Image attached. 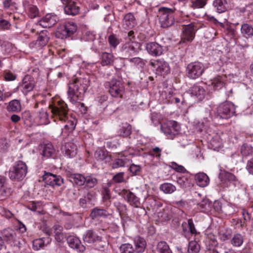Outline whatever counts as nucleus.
I'll use <instances>...</instances> for the list:
<instances>
[{
	"label": "nucleus",
	"mask_w": 253,
	"mask_h": 253,
	"mask_svg": "<svg viewBox=\"0 0 253 253\" xmlns=\"http://www.w3.org/2000/svg\"><path fill=\"white\" fill-rule=\"evenodd\" d=\"M89 85L90 80L88 76L73 80L72 82L68 84L67 92L70 101L76 102L78 100H81Z\"/></svg>",
	"instance_id": "obj_1"
},
{
	"label": "nucleus",
	"mask_w": 253,
	"mask_h": 253,
	"mask_svg": "<svg viewBox=\"0 0 253 253\" xmlns=\"http://www.w3.org/2000/svg\"><path fill=\"white\" fill-rule=\"evenodd\" d=\"M175 8L161 7L158 11V16L161 26L166 28L171 26L175 22Z\"/></svg>",
	"instance_id": "obj_2"
},
{
	"label": "nucleus",
	"mask_w": 253,
	"mask_h": 253,
	"mask_svg": "<svg viewBox=\"0 0 253 253\" xmlns=\"http://www.w3.org/2000/svg\"><path fill=\"white\" fill-rule=\"evenodd\" d=\"M161 130L168 138L173 139L180 134L181 126L175 121L167 120L161 124Z\"/></svg>",
	"instance_id": "obj_3"
},
{
	"label": "nucleus",
	"mask_w": 253,
	"mask_h": 253,
	"mask_svg": "<svg viewBox=\"0 0 253 253\" xmlns=\"http://www.w3.org/2000/svg\"><path fill=\"white\" fill-rule=\"evenodd\" d=\"M52 116L59 119L60 121H67L64 128L62 129V132L67 133L72 132L76 127L77 121L72 114L69 116L68 112H51Z\"/></svg>",
	"instance_id": "obj_4"
},
{
	"label": "nucleus",
	"mask_w": 253,
	"mask_h": 253,
	"mask_svg": "<svg viewBox=\"0 0 253 253\" xmlns=\"http://www.w3.org/2000/svg\"><path fill=\"white\" fill-rule=\"evenodd\" d=\"M199 28V24L195 22L183 25L179 44L191 42L195 38L196 32Z\"/></svg>",
	"instance_id": "obj_5"
},
{
	"label": "nucleus",
	"mask_w": 253,
	"mask_h": 253,
	"mask_svg": "<svg viewBox=\"0 0 253 253\" xmlns=\"http://www.w3.org/2000/svg\"><path fill=\"white\" fill-rule=\"evenodd\" d=\"M77 30V25L75 23L72 21L66 22L58 27L55 32V36L59 39H66L72 36Z\"/></svg>",
	"instance_id": "obj_6"
},
{
	"label": "nucleus",
	"mask_w": 253,
	"mask_h": 253,
	"mask_svg": "<svg viewBox=\"0 0 253 253\" xmlns=\"http://www.w3.org/2000/svg\"><path fill=\"white\" fill-rule=\"evenodd\" d=\"M27 173V166L21 161L17 162L9 172V178L12 180H21Z\"/></svg>",
	"instance_id": "obj_7"
},
{
	"label": "nucleus",
	"mask_w": 253,
	"mask_h": 253,
	"mask_svg": "<svg viewBox=\"0 0 253 253\" xmlns=\"http://www.w3.org/2000/svg\"><path fill=\"white\" fill-rule=\"evenodd\" d=\"M136 152L133 148H129L127 150L122 152L120 154V158L114 160L112 164L113 169H117L120 167H125L130 164V158L135 155Z\"/></svg>",
	"instance_id": "obj_8"
},
{
	"label": "nucleus",
	"mask_w": 253,
	"mask_h": 253,
	"mask_svg": "<svg viewBox=\"0 0 253 253\" xmlns=\"http://www.w3.org/2000/svg\"><path fill=\"white\" fill-rule=\"evenodd\" d=\"M5 243L11 246L20 247L21 238L20 235L11 229L8 228L2 230L1 232Z\"/></svg>",
	"instance_id": "obj_9"
},
{
	"label": "nucleus",
	"mask_w": 253,
	"mask_h": 253,
	"mask_svg": "<svg viewBox=\"0 0 253 253\" xmlns=\"http://www.w3.org/2000/svg\"><path fill=\"white\" fill-rule=\"evenodd\" d=\"M204 71L205 67L203 64L198 61L190 63L186 69L187 76L193 80L201 77Z\"/></svg>",
	"instance_id": "obj_10"
},
{
	"label": "nucleus",
	"mask_w": 253,
	"mask_h": 253,
	"mask_svg": "<svg viewBox=\"0 0 253 253\" xmlns=\"http://www.w3.org/2000/svg\"><path fill=\"white\" fill-rule=\"evenodd\" d=\"M106 85L109 86V92L112 97H122L125 91V87L121 81L113 79L106 83Z\"/></svg>",
	"instance_id": "obj_11"
},
{
	"label": "nucleus",
	"mask_w": 253,
	"mask_h": 253,
	"mask_svg": "<svg viewBox=\"0 0 253 253\" xmlns=\"http://www.w3.org/2000/svg\"><path fill=\"white\" fill-rule=\"evenodd\" d=\"M137 45L138 42L131 41V39H130V41L123 44L120 50L121 55L124 59H127L134 55L138 52Z\"/></svg>",
	"instance_id": "obj_12"
},
{
	"label": "nucleus",
	"mask_w": 253,
	"mask_h": 253,
	"mask_svg": "<svg viewBox=\"0 0 253 253\" xmlns=\"http://www.w3.org/2000/svg\"><path fill=\"white\" fill-rule=\"evenodd\" d=\"M64 5V10L66 14L75 16L79 14L80 8L79 0H60Z\"/></svg>",
	"instance_id": "obj_13"
},
{
	"label": "nucleus",
	"mask_w": 253,
	"mask_h": 253,
	"mask_svg": "<svg viewBox=\"0 0 253 253\" xmlns=\"http://www.w3.org/2000/svg\"><path fill=\"white\" fill-rule=\"evenodd\" d=\"M149 65L156 68V74L158 75L165 76L170 73V69L168 63L163 60L150 61Z\"/></svg>",
	"instance_id": "obj_14"
},
{
	"label": "nucleus",
	"mask_w": 253,
	"mask_h": 253,
	"mask_svg": "<svg viewBox=\"0 0 253 253\" xmlns=\"http://www.w3.org/2000/svg\"><path fill=\"white\" fill-rule=\"evenodd\" d=\"M219 178L226 187H229L232 185L235 186L238 183V181L234 174L224 170H220Z\"/></svg>",
	"instance_id": "obj_15"
},
{
	"label": "nucleus",
	"mask_w": 253,
	"mask_h": 253,
	"mask_svg": "<svg viewBox=\"0 0 253 253\" xmlns=\"http://www.w3.org/2000/svg\"><path fill=\"white\" fill-rule=\"evenodd\" d=\"M35 81L33 77L30 75H26L22 80V83L20 85L21 91L27 95L29 92L33 90L35 86Z\"/></svg>",
	"instance_id": "obj_16"
},
{
	"label": "nucleus",
	"mask_w": 253,
	"mask_h": 253,
	"mask_svg": "<svg viewBox=\"0 0 253 253\" xmlns=\"http://www.w3.org/2000/svg\"><path fill=\"white\" fill-rule=\"evenodd\" d=\"M43 179L47 185L52 186H60L63 183V179L60 176L49 172L44 173Z\"/></svg>",
	"instance_id": "obj_17"
},
{
	"label": "nucleus",
	"mask_w": 253,
	"mask_h": 253,
	"mask_svg": "<svg viewBox=\"0 0 253 253\" xmlns=\"http://www.w3.org/2000/svg\"><path fill=\"white\" fill-rule=\"evenodd\" d=\"M62 153L68 158H73L77 154V145L73 141L68 142L62 146Z\"/></svg>",
	"instance_id": "obj_18"
},
{
	"label": "nucleus",
	"mask_w": 253,
	"mask_h": 253,
	"mask_svg": "<svg viewBox=\"0 0 253 253\" xmlns=\"http://www.w3.org/2000/svg\"><path fill=\"white\" fill-rule=\"evenodd\" d=\"M67 241L69 246L77 252H83L85 249V247L82 244L80 239L76 236H69Z\"/></svg>",
	"instance_id": "obj_19"
},
{
	"label": "nucleus",
	"mask_w": 253,
	"mask_h": 253,
	"mask_svg": "<svg viewBox=\"0 0 253 253\" xmlns=\"http://www.w3.org/2000/svg\"><path fill=\"white\" fill-rule=\"evenodd\" d=\"M63 227L62 226L58 224H55L51 229H45L44 232L47 235L50 236L52 235V232L54 233L55 240L58 242H61L64 238V235L62 233Z\"/></svg>",
	"instance_id": "obj_20"
},
{
	"label": "nucleus",
	"mask_w": 253,
	"mask_h": 253,
	"mask_svg": "<svg viewBox=\"0 0 253 253\" xmlns=\"http://www.w3.org/2000/svg\"><path fill=\"white\" fill-rule=\"evenodd\" d=\"M213 6L218 13H223L231 8L232 4L230 0H214Z\"/></svg>",
	"instance_id": "obj_21"
},
{
	"label": "nucleus",
	"mask_w": 253,
	"mask_h": 253,
	"mask_svg": "<svg viewBox=\"0 0 253 253\" xmlns=\"http://www.w3.org/2000/svg\"><path fill=\"white\" fill-rule=\"evenodd\" d=\"M58 21V18L55 15L47 14L40 21V25L44 28H49L54 25Z\"/></svg>",
	"instance_id": "obj_22"
},
{
	"label": "nucleus",
	"mask_w": 253,
	"mask_h": 253,
	"mask_svg": "<svg viewBox=\"0 0 253 253\" xmlns=\"http://www.w3.org/2000/svg\"><path fill=\"white\" fill-rule=\"evenodd\" d=\"M146 48L148 52L153 56H159L163 53L162 47L156 42L147 43Z\"/></svg>",
	"instance_id": "obj_23"
},
{
	"label": "nucleus",
	"mask_w": 253,
	"mask_h": 253,
	"mask_svg": "<svg viewBox=\"0 0 253 253\" xmlns=\"http://www.w3.org/2000/svg\"><path fill=\"white\" fill-rule=\"evenodd\" d=\"M182 227L186 238H189L190 235H194L196 233L194 224L191 219H188L187 222H183Z\"/></svg>",
	"instance_id": "obj_24"
},
{
	"label": "nucleus",
	"mask_w": 253,
	"mask_h": 253,
	"mask_svg": "<svg viewBox=\"0 0 253 253\" xmlns=\"http://www.w3.org/2000/svg\"><path fill=\"white\" fill-rule=\"evenodd\" d=\"M213 113L214 117L211 119L213 123L215 125H219L221 124L220 120L230 118L235 112H213Z\"/></svg>",
	"instance_id": "obj_25"
},
{
	"label": "nucleus",
	"mask_w": 253,
	"mask_h": 253,
	"mask_svg": "<svg viewBox=\"0 0 253 253\" xmlns=\"http://www.w3.org/2000/svg\"><path fill=\"white\" fill-rule=\"evenodd\" d=\"M51 239L49 237L36 239L33 241V249L35 251H39L49 244Z\"/></svg>",
	"instance_id": "obj_26"
},
{
	"label": "nucleus",
	"mask_w": 253,
	"mask_h": 253,
	"mask_svg": "<svg viewBox=\"0 0 253 253\" xmlns=\"http://www.w3.org/2000/svg\"><path fill=\"white\" fill-rule=\"evenodd\" d=\"M49 33L47 30L42 31L39 34L36 42V45L42 48L45 46L48 42Z\"/></svg>",
	"instance_id": "obj_27"
},
{
	"label": "nucleus",
	"mask_w": 253,
	"mask_h": 253,
	"mask_svg": "<svg viewBox=\"0 0 253 253\" xmlns=\"http://www.w3.org/2000/svg\"><path fill=\"white\" fill-rule=\"evenodd\" d=\"M124 195L125 198L131 206L135 208L139 207L140 204L139 198L136 196L133 193L126 191Z\"/></svg>",
	"instance_id": "obj_28"
},
{
	"label": "nucleus",
	"mask_w": 253,
	"mask_h": 253,
	"mask_svg": "<svg viewBox=\"0 0 253 253\" xmlns=\"http://www.w3.org/2000/svg\"><path fill=\"white\" fill-rule=\"evenodd\" d=\"M197 184L201 187L207 186L210 183V179L208 175L204 172H199L195 175Z\"/></svg>",
	"instance_id": "obj_29"
},
{
	"label": "nucleus",
	"mask_w": 253,
	"mask_h": 253,
	"mask_svg": "<svg viewBox=\"0 0 253 253\" xmlns=\"http://www.w3.org/2000/svg\"><path fill=\"white\" fill-rule=\"evenodd\" d=\"M184 174V175L179 174L177 176V182L182 187H189L191 183L190 174L188 171Z\"/></svg>",
	"instance_id": "obj_30"
},
{
	"label": "nucleus",
	"mask_w": 253,
	"mask_h": 253,
	"mask_svg": "<svg viewBox=\"0 0 253 253\" xmlns=\"http://www.w3.org/2000/svg\"><path fill=\"white\" fill-rule=\"evenodd\" d=\"M133 242L135 252L137 253L143 252L146 246V242L145 239L140 236H137L134 238Z\"/></svg>",
	"instance_id": "obj_31"
},
{
	"label": "nucleus",
	"mask_w": 253,
	"mask_h": 253,
	"mask_svg": "<svg viewBox=\"0 0 253 253\" xmlns=\"http://www.w3.org/2000/svg\"><path fill=\"white\" fill-rule=\"evenodd\" d=\"M211 205L208 199H204L198 204V209L201 212L209 213L211 211Z\"/></svg>",
	"instance_id": "obj_32"
},
{
	"label": "nucleus",
	"mask_w": 253,
	"mask_h": 253,
	"mask_svg": "<svg viewBox=\"0 0 253 253\" xmlns=\"http://www.w3.org/2000/svg\"><path fill=\"white\" fill-rule=\"evenodd\" d=\"M110 213L104 209L94 208L92 210L90 216L94 219L99 217H106Z\"/></svg>",
	"instance_id": "obj_33"
},
{
	"label": "nucleus",
	"mask_w": 253,
	"mask_h": 253,
	"mask_svg": "<svg viewBox=\"0 0 253 253\" xmlns=\"http://www.w3.org/2000/svg\"><path fill=\"white\" fill-rule=\"evenodd\" d=\"M189 90L192 95L198 97L200 99L204 98L205 94V89L202 87L198 85H194Z\"/></svg>",
	"instance_id": "obj_34"
},
{
	"label": "nucleus",
	"mask_w": 253,
	"mask_h": 253,
	"mask_svg": "<svg viewBox=\"0 0 253 253\" xmlns=\"http://www.w3.org/2000/svg\"><path fill=\"white\" fill-rule=\"evenodd\" d=\"M211 85L215 90L221 89L225 85L224 78L221 76H217L211 80Z\"/></svg>",
	"instance_id": "obj_35"
},
{
	"label": "nucleus",
	"mask_w": 253,
	"mask_h": 253,
	"mask_svg": "<svg viewBox=\"0 0 253 253\" xmlns=\"http://www.w3.org/2000/svg\"><path fill=\"white\" fill-rule=\"evenodd\" d=\"M83 239L85 242L91 243L99 240L100 238L95 232L91 230H88L84 235Z\"/></svg>",
	"instance_id": "obj_36"
},
{
	"label": "nucleus",
	"mask_w": 253,
	"mask_h": 253,
	"mask_svg": "<svg viewBox=\"0 0 253 253\" xmlns=\"http://www.w3.org/2000/svg\"><path fill=\"white\" fill-rule=\"evenodd\" d=\"M241 32L244 37L249 38L253 36V27L250 24L244 23L242 25Z\"/></svg>",
	"instance_id": "obj_37"
},
{
	"label": "nucleus",
	"mask_w": 253,
	"mask_h": 253,
	"mask_svg": "<svg viewBox=\"0 0 253 253\" xmlns=\"http://www.w3.org/2000/svg\"><path fill=\"white\" fill-rule=\"evenodd\" d=\"M85 176L81 174L74 173L70 175V181L78 185L82 186L84 184L85 182Z\"/></svg>",
	"instance_id": "obj_38"
},
{
	"label": "nucleus",
	"mask_w": 253,
	"mask_h": 253,
	"mask_svg": "<svg viewBox=\"0 0 253 253\" xmlns=\"http://www.w3.org/2000/svg\"><path fill=\"white\" fill-rule=\"evenodd\" d=\"M55 150L51 144H45L42 151V155L45 158H49L55 153Z\"/></svg>",
	"instance_id": "obj_39"
},
{
	"label": "nucleus",
	"mask_w": 253,
	"mask_h": 253,
	"mask_svg": "<svg viewBox=\"0 0 253 253\" xmlns=\"http://www.w3.org/2000/svg\"><path fill=\"white\" fill-rule=\"evenodd\" d=\"M243 242L244 237L240 233L235 234L231 240V244L234 247H239L242 245Z\"/></svg>",
	"instance_id": "obj_40"
},
{
	"label": "nucleus",
	"mask_w": 253,
	"mask_h": 253,
	"mask_svg": "<svg viewBox=\"0 0 253 253\" xmlns=\"http://www.w3.org/2000/svg\"><path fill=\"white\" fill-rule=\"evenodd\" d=\"M195 126L198 131H207L208 128L210 126V121L208 120L207 119H204V120L202 122L195 123Z\"/></svg>",
	"instance_id": "obj_41"
},
{
	"label": "nucleus",
	"mask_w": 253,
	"mask_h": 253,
	"mask_svg": "<svg viewBox=\"0 0 253 253\" xmlns=\"http://www.w3.org/2000/svg\"><path fill=\"white\" fill-rule=\"evenodd\" d=\"M157 250L158 253H172L169 245L164 241H161L158 243Z\"/></svg>",
	"instance_id": "obj_42"
},
{
	"label": "nucleus",
	"mask_w": 253,
	"mask_h": 253,
	"mask_svg": "<svg viewBox=\"0 0 253 253\" xmlns=\"http://www.w3.org/2000/svg\"><path fill=\"white\" fill-rule=\"evenodd\" d=\"M85 179V182L84 184L88 188H93L97 183V179L93 174H90L86 175Z\"/></svg>",
	"instance_id": "obj_43"
},
{
	"label": "nucleus",
	"mask_w": 253,
	"mask_h": 253,
	"mask_svg": "<svg viewBox=\"0 0 253 253\" xmlns=\"http://www.w3.org/2000/svg\"><path fill=\"white\" fill-rule=\"evenodd\" d=\"M107 157V152L103 149H97L94 153V158L98 162H102Z\"/></svg>",
	"instance_id": "obj_44"
},
{
	"label": "nucleus",
	"mask_w": 253,
	"mask_h": 253,
	"mask_svg": "<svg viewBox=\"0 0 253 253\" xmlns=\"http://www.w3.org/2000/svg\"><path fill=\"white\" fill-rule=\"evenodd\" d=\"M27 10L29 16L32 19L39 16V10L36 5L29 4L27 6Z\"/></svg>",
	"instance_id": "obj_45"
},
{
	"label": "nucleus",
	"mask_w": 253,
	"mask_h": 253,
	"mask_svg": "<svg viewBox=\"0 0 253 253\" xmlns=\"http://www.w3.org/2000/svg\"><path fill=\"white\" fill-rule=\"evenodd\" d=\"M237 107L231 102L225 101L220 104L218 109L219 110H222L223 111H235Z\"/></svg>",
	"instance_id": "obj_46"
},
{
	"label": "nucleus",
	"mask_w": 253,
	"mask_h": 253,
	"mask_svg": "<svg viewBox=\"0 0 253 253\" xmlns=\"http://www.w3.org/2000/svg\"><path fill=\"white\" fill-rule=\"evenodd\" d=\"M160 189L166 194H171L176 190V187L171 183H165L161 185Z\"/></svg>",
	"instance_id": "obj_47"
},
{
	"label": "nucleus",
	"mask_w": 253,
	"mask_h": 253,
	"mask_svg": "<svg viewBox=\"0 0 253 253\" xmlns=\"http://www.w3.org/2000/svg\"><path fill=\"white\" fill-rule=\"evenodd\" d=\"M241 153L245 157L252 155L253 154V147L249 144H244L241 148Z\"/></svg>",
	"instance_id": "obj_48"
},
{
	"label": "nucleus",
	"mask_w": 253,
	"mask_h": 253,
	"mask_svg": "<svg viewBox=\"0 0 253 253\" xmlns=\"http://www.w3.org/2000/svg\"><path fill=\"white\" fill-rule=\"evenodd\" d=\"M205 17L207 20L212 22L215 25L219 24L221 27H224V23L227 21L226 18H224L223 19H219L220 21H218L217 19L214 18L213 16L207 14H205Z\"/></svg>",
	"instance_id": "obj_49"
},
{
	"label": "nucleus",
	"mask_w": 253,
	"mask_h": 253,
	"mask_svg": "<svg viewBox=\"0 0 253 253\" xmlns=\"http://www.w3.org/2000/svg\"><path fill=\"white\" fill-rule=\"evenodd\" d=\"M152 122L155 126L162 124L161 121L163 120L162 115L158 112H153L151 114Z\"/></svg>",
	"instance_id": "obj_50"
},
{
	"label": "nucleus",
	"mask_w": 253,
	"mask_h": 253,
	"mask_svg": "<svg viewBox=\"0 0 253 253\" xmlns=\"http://www.w3.org/2000/svg\"><path fill=\"white\" fill-rule=\"evenodd\" d=\"M7 109L8 111H20L21 106L20 101L18 100L11 101L9 103Z\"/></svg>",
	"instance_id": "obj_51"
},
{
	"label": "nucleus",
	"mask_w": 253,
	"mask_h": 253,
	"mask_svg": "<svg viewBox=\"0 0 253 253\" xmlns=\"http://www.w3.org/2000/svg\"><path fill=\"white\" fill-rule=\"evenodd\" d=\"M113 62V55L110 53L104 52L102 54L101 64L103 66L110 65Z\"/></svg>",
	"instance_id": "obj_52"
},
{
	"label": "nucleus",
	"mask_w": 253,
	"mask_h": 253,
	"mask_svg": "<svg viewBox=\"0 0 253 253\" xmlns=\"http://www.w3.org/2000/svg\"><path fill=\"white\" fill-rule=\"evenodd\" d=\"M120 135L123 137H127L131 133V126L127 124H123L119 131Z\"/></svg>",
	"instance_id": "obj_53"
},
{
	"label": "nucleus",
	"mask_w": 253,
	"mask_h": 253,
	"mask_svg": "<svg viewBox=\"0 0 253 253\" xmlns=\"http://www.w3.org/2000/svg\"><path fill=\"white\" fill-rule=\"evenodd\" d=\"M50 107L52 109L51 111H67L66 109L67 108V105L63 101L60 100L58 101L57 103V104L53 107L52 105H49Z\"/></svg>",
	"instance_id": "obj_54"
},
{
	"label": "nucleus",
	"mask_w": 253,
	"mask_h": 253,
	"mask_svg": "<svg viewBox=\"0 0 253 253\" xmlns=\"http://www.w3.org/2000/svg\"><path fill=\"white\" fill-rule=\"evenodd\" d=\"M117 209L119 212L120 215L122 219V222L123 226H125V222L126 219L127 218V217H126L125 216H124V214L126 212V206L124 205L123 204H121L120 203L118 204V205H117Z\"/></svg>",
	"instance_id": "obj_55"
},
{
	"label": "nucleus",
	"mask_w": 253,
	"mask_h": 253,
	"mask_svg": "<svg viewBox=\"0 0 253 253\" xmlns=\"http://www.w3.org/2000/svg\"><path fill=\"white\" fill-rule=\"evenodd\" d=\"M200 250V246L194 241H191L189 243L188 252L189 253H198Z\"/></svg>",
	"instance_id": "obj_56"
},
{
	"label": "nucleus",
	"mask_w": 253,
	"mask_h": 253,
	"mask_svg": "<svg viewBox=\"0 0 253 253\" xmlns=\"http://www.w3.org/2000/svg\"><path fill=\"white\" fill-rule=\"evenodd\" d=\"M210 143L214 150L218 149L222 146L221 140L219 137L217 135L212 138L211 140Z\"/></svg>",
	"instance_id": "obj_57"
},
{
	"label": "nucleus",
	"mask_w": 253,
	"mask_h": 253,
	"mask_svg": "<svg viewBox=\"0 0 253 253\" xmlns=\"http://www.w3.org/2000/svg\"><path fill=\"white\" fill-rule=\"evenodd\" d=\"M39 117L40 125H47L49 123V115L47 112H40Z\"/></svg>",
	"instance_id": "obj_58"
},
{
	"label": "nucleus",
	"mask_w": 253,
	"mask_h": 253,
	"mask_svg": "<svg viewBox=\"0 0 253 253\" xmlns=\"http://www.w3.org/2000/svg\"><path fill=\"white\" fill-rule=\"evenodd\" d=\"M120 253H134V250L132 245L126 243L122 244L120 248Z\"/></svg>",
	"instance_id": "obj_59"
},
{
	"label": "nucleus",
	"mask_w": 253,
	"mask_h": 253,
	"mask_svg": "<svg viewBox=\"0 0 253 253\" xmlns=\"http://www.w3.org/2000/svg\"><path fill=\"white\" fill-rule=\"evenodd\" d=\"M169 166L172 169L179 173H185L187 171L183 166L178 165L174 162H171L169 164Z\"/></svg>",
	"instance_id": "obj_60"
},
{
	"label": "nucleus",
	"mask_w": 253,
	"mask_h": 253,
	"mask_svg": "<svg viewBox=\"0 0 253 253\" xmlns=\"http://www.w3.org/2000/svg\"><path fill=\"white\" fill-rule=\"evenodd\" d=\"M206 4L207 0H193L191 6L194 9L201 8L204 7Z\"/></svg>",
	"instance_id": "obj_61"
},
{
	"label": "nucleus",
	"mask_w": 253,
	"mask_h": 253,
	"mask_svg": "<svg viewBox=\"0 0 253 253\" xmlns=\"http://www.w3.org/2000/svg\"><path fill=\"white\" fill-rule=\"evenodd\" d=\"M170 218V215L168 212H166L165 210H164L163 212L158 213V220L160 222H164L169 220Z\"/></svg>",
	"instance_id": "obj_62"
},
{
	"label": "nucleus",
	"mask_w": 253,
	"mask_h": 253,
	"mask_svg": "<svg viewBox=\"0 0 253 253\" xmlns=\"http://www.w3.org/2000/svg\"><path fill=\"white\" fill-rule=\"evenodd\" d=\"M108 42L109 44L114 48H116L120 43V40L114 34H112L109 36Z\"/></svg>",
	"instance_id": "obj_63"
},
{
	"label": "nucleus",
	"mask_w": 253,
	"mask_h": 253,
	"mask_svg": "<svg viewBox=\"0 0 253 253\" xmlns=\"http://www.w3.org/2000/svg\"><path fill=\"white\" fill-rule=\"evenodd\" d=\"M129 61L139 67L143 68L145 65V61L139 57H134L129 59Z\"/></svg>",
	"instance_id": "obj_64"
}]
</instances>
